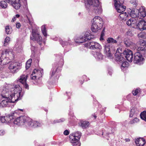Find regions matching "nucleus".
<instances>
[{"instance_id":"obj_1","label":"nucleus","mask_w":146,"mask_h":146,"mask_svg":"<svg viewBox=\"0 0 146 146\" xmlns=\"http://www.w3.org/2000/svg\"><path fill=\"white\" fill-rule=\"evenodd\" d=\"M21 88L18 85L9 84L3 87L1 91V96L2 98H10L13 97L15 94L18 93L20 91L21 94Z\"/></svg>"},{"instance_id":"obj_2","label":"nucleus","mask_w":146,"mask_h":146,"mask_svg":"<svg viewBox=\"0 0 146 146\" xmlns=\"http://www.w3.org/2000/svg\"><path fill=\"white\" fill-rule=\"evenodd\" d=\"M84 0L86 7L88 11H93L97 14L102 13V9L99 0Z\"/></svg>"},{"instance_id":"obj_3","label":"nucleus","mask_w":146,"mask_h":146,"mask_svg":"<svg viewBox=\"0 0 146 146\" xmlns=\"http://www.w3.org/2000/svg\"><path fill=\"white\" fill-rule=\"evenodd\" d=\"M20 91L18 93L15 94L14 96H11L10 98H2L0 102V107L5 108L10 106L11 103H13L20 100L22 95L20 94Z\"/></svg>"},{"instance_id":"obj_4","label":"nucleus","mask_w":146,"mask_h":146,"mask_svg":"<svg viewBox=\"0 0 146 146\" xmlns=\"http://www.w3.org/2000/svg\"><path fill=\"white\" fill-rule=\"evenodd\" d=\"M137 19L131 18L126 22V23L128 26H131L133 28L137 29L141 31L146 29V22L144 21L141 20L137 23Z\"/></svg>"},{"instance_id":"obj_5","label":"nucleus","mask_w":146,"mask_h":146,"mask_svg":"<svg viewBox=\"0 0 146 146\" xmlns=\"http://www.w3.org/2000/svg\"><path fill=\"white\" fill-rule=\"evenodd\" d=\"M92 23L91 28L92 31L96 32L102 27L103 23L102 19L100 17L96 16L92 21Z\"/></svg>"},{"instance_id":"obj_6","label":"nucleus","mask_w":146,"mask_h":146,"mask_svg":"<svg viewBox=\"0 0 146 146\" xmlns=\"http://www.w3.org/2000/svg\"><path fill=\"white\" fill-rule=\"evenodd\" d=\"M107 41V43H106L104 46V52L108 58L112 59L113 57L110 52V49L112 44L110 43H116L117 41L112 38H108Z\"/></svg>"},{"instance_id":"obj_7","label":"nucleus","mask_w":146,"mask_h":146,"mask_svg":"<svg viewBox=\"0 0 146 146\" xmlns=\"http://www.w3.org/2000/svg\"><path fill=\"white\" fill-rule=\"evenodd\" d=\"M81 133L80 132L77 131L69 135L70 142L72 144L73 146H80V143L79 140L81 137Z\"/></svg>"},{"instance_id":"obj_8","label":"nucleus","mask_w":146,"mask_h":146,"mask_svg":"<svg viewBox=\"0 0 146 146\" xmlns=\"http://www.w3.org/2000/svg\"><path fill=\"white\" fill-rule=\"evenodd\" d=\"M114 5L117 11L120 13L123 12L126 7L123 5L124 0H113Z\"/></svg>"},{"instance_id":"obj_9","label":"nucleus","mask_w":146,"mask_h":146,"mask_svg":"<svg viewBox=\"0 0 146 146\" xmlns=\"http://www.w3.org/2000/svg\"><path fill=\"white\" fill-rule=\"evenodd\" d=\"M83 35V36H80L78 39H75V42L77 43H82L94 37V36L91 35L88 31L86 32Z\"/></svg>"},{"instance_id":"obj_10","label":"nucleus","mask_w":146,"mask_h":146,"mask_svg":"<svg viewBox=\"0 0 146 146\" xmlns=\"http://www.w3.org/2000/svg\"><path fill=\"white\" fill-rule=\"evenodd\" d=\"M21 64L19 62H13L9 64L8 68L11 73H15L21 69Z\"/></svg>"},{"instance_id":"obj_11","label":"nucleus","mask_w":146,"mask_h":146,"mask_svg":"<svg viewBox=\"0 0 146 146\" xmlns=\"http://www.w3.org/2000/svg\"><path fill=\"white\" fill-rule=\"evenodd\" d=\"M28 117L26 116H21L15 119L13 121L14 125L21 126L27 123Z\"/></svg>"},{"instance_id":"obj_12","label":"nucleus","mask_w":146,"mask_h":146,"mask_svg":"<svg viewBox=\"0 0 146 146\" xmlns=\"http://www.w3.org/2000/svg\"><path fill=\"white\" fill-rule=\"evenodd\" d=\"M140 45L137 49V52H140L141 54L145 55L146 53V42L144 40L140 39L138 42Z\"/></svg>"},{"instance_id":"obj_13","label":"nucleus","mask_w":146,"mask_h":146,"mask_svg":"<svg viewBox=\"0 0 146 146\" xmlns=\"http://www.w3.org/2000/svg\"><path fill=\"white\" fill-rule=\"evenodd\" d=\"M142 54H141L139 52H136L134 54L133 62L139 65L143 64L144 58L142 57Z\"/></svg>"},{"instance_id":"obj_14","label":"nucleus","mask_w":146,"mask_h":146,"mask_svg":"<svg viewBox=\"0 0 146 146\" xmlns=\"http://www.w3.org/2000/svg\"><path fill=\"white\" fill-rule=\"evenodd\" d=\"M31 39L33 41H36L40 45L42 43V38L39 34L35 31H33L30 36Z\"/></svg>"},{"instance_id":"obj_15","label":"nucleus","mask_w":146,"mask_h":146,"mask_svg":"<svg viewBox=\"0 0 146 146\" xmlns=\"http://www.w3.org/2000/svg\"><path fill=\"white\" fill-rule=\"evenodd\" d=\"M41 71L36 69L34 70L31 76V78L32 80L39 79L41 77L43 73V70L41 69Z\"/></svg>"},{"instance_id":"obj_16","label":"nucleus","mask_w":146,"mask_h":146,"mask_svg":"<svg viewBox=\"0 0 146 146\" xmlns=\"http://www.w3.org/2000/svg\"><path fill=\"white\" fill-rule=\"evenodd\" d=\"M85 46L91 49L95 50L96 49H101L102 48L101 45L98 43L92 42L86 44Z\"/></svg>"},{"instance_id":"obj_17","label":"nucleus","mask_w":146,"mask_h":146,"mask_svg":"<svg viewBox=\"0 0 146 146\" xmlns=\"http://www.w3.org/2000/svg\"><path fill=\"white\" fill-rule=\"evenodd\" d=\"M123 54L125 56L127 60L129 62H131L133 60V54L130 50L125 49L123 52Z\"/></svg>"},{"instance_id":"obj_18","label":"nucleus","mask_w":146,"mask_h":146,"mask_svg":"<svg viewBox=\"0 0 146 146\" xmlns=\"http://www.w3.org/2000/svg\"><path fill=\"white\" fill-rule=\"evenodd\" d=\"M27 125L30 127L32 128H36L41 126L42 125L40 123L36 121H33L29 118L28 119Z\"/></svg>"},{"instance_id":"obj_19","label":"nucleus","mask_w":146,"mask_h":146,"mask_svg":"<svg viewBox=\"0 0 146 146\" xmlns=\"http://www.w3.org/2000/svg\"><path fill=\"white\" fill-rule=\"evenodd\" d=\"M8 3L11 4L14 8L16 9H18L21 6L20 0H5Z\"/></svg>"},{"instance_id":"obj_20","label":"nucleus","mask_w":146,"mask_h":146,"mask_svg":"<svg viewBox=\"0 0 146 146\" xmlns=\"http://www.w3.org/2000/svg\"><path fill=\"white\" fill-rule=\"evenodd\" d=\"M58 68H57L55 65H53L52 68L51 70L50 73L51 78L53 77L55 79H58L59 76H58L57 73H58Z\"/></svg>"},{"instance_id":"obj_21","label":"nucleus","mask_w":146,"mask_h":146,"mask_svg":"<svg viewBox=\"0 0 146 146\" xmlns=\"http://www.w3.org/2000/svg\"><path fill=\"white\" fill-rule=\"evenodd\" d=\"M9 58H11V57H10L9 58L5 57V54H2L0 58V65H4L9 63L11 60Z\"/></svg>"},{"instance_id":"obj_22","label":"nucleus","mask_w":146,"mask_h":146,"mask_svg":"<svg viewBox=\"0 0 146 146\" xmlns=\"http://www.w3.org/2000/svg\"><path fill=\"white\" fill-rule=\"evenodd\" d=\"M121 53L118 52L117 50L115 54V58L116 60L120 62H122L124 60V58L123 57Z\"/></svg>"},{"instance_id":"obj_23","label":"nucleus","mask_w":146,"mask_h":146,"mask_svg":"<svg viewBox=\"0 0 146 146\" xmlns=\"http://www.w3.org/2000/svg\"><path fill=\"white\" fill-rule=\"evenodd\" d=\"M129 14L128 13L123 12L119 14V17L120 20L125 21L129 18Z\"/></svg>"},{"instance_id":"obj_24","label":"nucleus","mask_w":146,"mask_h":146,"mask_svg":"<svg viewBox=\"0 0 146 146\" xmlns=\"http://www.w3.org/2000/svg\"><path fill=\"white\" fill-rule=\"evenodd\" d=\"M138 13H139V10L137 9H134L131 11L129 14L132 18H135L138 20V18H140L139 16H138Z\"/></svg>"},{"instance_id":"obj_25","label":"nucleus","mask_w":146,"mask_h":146,"mask_svg":"<svg viewBox=\"0 0 146 146\" xmlns=\"http://www.w3.org/2000/svg\"><path fill=\"white\" fill-rule=\"evenodd\" d=\"M139 111L136 108H133L130 111L129 116L130 117L136 116L139 113Z\"/></svg>"},{"instance_id":"obj_26","label":"nucleus","mask_w":146,"mask_h":146,"mask_svg":"<svg viewBox=\"0 0 146 146\" xmlns=\"http://www.w3.org/2000/svg\"><path fill=\"white\" fill-rule=\"evenodd\" d=\"M135 142L137 145L138 146H143L145 143V139L141 138L137 139L135 140Z\"/></svg>"},{"instance_id":"obj_27","label":"nucleus","mask_w":146,"mask_h":146,"mask_svg":"<svg viewBox=\"0 0 146 146\" xmlns=\"http://www.w3.org/2000/svg\"><path fill=\"white\" fill-rule=\"evenodd\" d=\"M27 77V75H23L20 76L19 78L17 80V81L22 84L25 83L26 82Z\"/></svg>"},{"instance_id":"obj_28","label":"nucleus","mask_w":146,"mask_h":146,"mask_svg":"<svg viewBox=\"0 0 146 146\" xmlns=\"http://www.w3.org/2000/svg\"><path fill=\"white\" fill-rule=\"evenodd\" d=\"M138 16H139L140 19L141 17H144L146 16V13L145 10L144 8H142L139 11V13H138Z\"/></svg>"},{"instance_id":"obj_29","label":"nucleus","mask_w":146,"mask_h":146,"mask_svg":"<svg viewBox=\"0 0 146 146\" xmlns=\"http://www.w3.org/2000/svg\"><path fill=\"white\" fill-rule=\"evenodd\" d=\"M14 49L18 52H21L22 49L21 45L19 44L18 43H16Z\"/></svg>"},{"instance_id":"obj_30","label":"nucleus","mask_w":146,"mask_h":146,"mask_svg":"<svg viewBox=\"0 0 146 146\" xmlns=\"http://www.w3.org/2000/svg\"><path fill=\"white\" fill-rule=\"evenodd\" d=\"M94 56L97 60L102 59L103 58V55L100 52H95Z\"/></svg>"},{"instance_id":"obj_31","label":"nucleus","mask_w":146,"mask_h":146,"mask_svg":"<svg viewBox=\"0 0 146 146\" xmlns=\"http://www.w3.org/2000/svg\"><path fill=\"white\" fill-rule=\"evenodd\" d=\"M124 42L127 47H129L130 46L133 45V43L128 38H125L124 40Z\"/></svg>"},{"instance_id":"obj_32","label":"nucleus","mask_w":146,"mask_h":146,"mask_svg":"<svg viewBox=\"0 0 146 146\" xmlns=\"http://www.w3.org/2000/svg\"><path fill=\"white\" fill-rule=\"evenodd\" d=\"M68 42H67L66 41H63L61 39L59 40V42L60 44H61L62 46L64 47V46L67 45H70L71 44V41L70 39L68 40Z\"/></svg>"},{"instance_id":"obj_33","label":"nucleus","mask_w":146,"mask_h":146,"mask_svg":"<svg viewBox=\"0 0 146 146\" xmlns=\"http://www.w3.org/2000/svg\"><path fill=\"white\" fill-rule=\"evenodd\" d=\"M89 125L88 122L83 121L81 122V126L83 128L87 127Z\"/></svg>"},{"instance_id":"obj_34","label":"nucleus","mask_w":146,"mask_h":146,"mask_svg":"<svg viewBox=\"0 0 146 146\" xmlns=\"http://www.w3.org/2000/svg\"><path fill=\"white\" fill-rule=\"evenodd\" d=\"M141 118L146 121V111H143L140 114Z\"/></svg>"},{"instance_id":"obj_35","label":"nucleus","mask_w":146,"mask_h":146,"mask_svg":"<svg viewBox=\"0 0 146 146\" xmlns=\"http://www.w3.org/2000/svg\"><path fill=\"white\" fill-rule=\"evenodd\" d=\"M41 31L42 33L44 36H46L47 34L46 30L45 25H43L41 27Z\"/></svg>"},{"instance_id":"obj_36","label":"nucleus","mask_w":146,"mask_h":146,"mask_svg":"<svg viewBox=\"0 0 146 146\" xmlns=\"http://www.w3.org/2000/svg\"><path fill=\"white\" fill-rule=\"evenodd\" d=\"M124 60L123 61L121 65V68L122 70L124 68L127 67L128 65V62L125 61Z\"/></svg>"},{"instance_id":"obj_37","label":"nucleus","mask_w":146,"mask_h":146,"mask_svg":"<svg viewBox=\"0 0 146 146\" xmlns=\"http://www.w3.org/2000/svg\"><path fill=\"white\" fill-rule=\"evenodd\" d=\"M16 111H15L14 112H12L10 114H9V117L10 119L11 118H14V117H15L16 116V115H17Z\"/></svg>"},{"instance_id":"obj_38","label":"nucleus","mask_w":146,"mask_h":146,"mask_svg":"<svg viewBox=\"0 0 146 146\" xmlns=\"http://www.w3.org/2000/svg\"><path fill=\"white\" fill-rule=\"evenodd\" d=\"M0 6L2 8H6L7 7V3L4 1H1L0 2Z\"/></svg>"},{"instance_id":"obj_39","label":"nucleus","mask_w":146,"mask_h":146,"mask_svg":"<svg viewBox=\"0 0 146 146\" xmlns=\"http://www.w3.org/2000/svg\"><path fill=\"white\" fill-rule=\"evenodd\" d=\"M31 62V59H29L27 61L26 65V68L27 69H28L30 67Z\"/></svg>"},{"instance_id":"obj_40","label":"nucleus","mask_w":146,"mask_h":146,"mask_svg":"<svg viewBox=\"0 0 146 146\" xmlns=\"http://www.w3.org/2000/svg\"><path fill=\"white\" fill-rule=\"evenodd\" d=\"M5 53L6 54H8L9 55H11V59H13L14 58V54L13 52L11 51H9L8 49H6L5 51Z\"/></svg>"},{"instance_id":"obj_41","label":"nucleus","mask_w":146,"mask_h":146,"mask_svg":"<svg viewBox=\"0 0 146 146\" xmlns=\"http://www.w3.org/2000/svg\"><path fill=\"white\" fill-rule=\"evenodd\" d=\"M139 121V119L136 117L135 118L129 121V123L131 124H134Z\"/></svg>"},{"instance_id":"obj_42","label":"nucleus","mask_w":146,"mask_h":146,"mask_svg":"<svg viewBox=\"0 0 146 146\" xmlns=\"http://www.w3.org/2000/svg\"><path fill=\"white\" fill-rule=\"evenodd\" d=\"M5 31L7 34H10L12 32V30L10 29L9 26H7L5 27Z\"/></svg>"},{"instance_id":"obj_43","label":"nucleus","mask_w":146,"mask_h":146,"mask_svg":"<svg viewBox=\"0 0 146 146\" xmlns=\"http://www.w3.org/2000/svg\"><path fill=\"white\" fill-rule=\"evenodd\" d=\"M130 3L134 7H136L137 6V4L135 0H131L130 1Z\"/></svg>"},{"instance_id":"obj_44","label":"nucleus","mask_w":146,"mask_h":146,"mask_svg":"<svg viewBox=\"0 0 146 146\" xmlns=\"http://www.w3.org/2000/svg\"><path fill=\"white\" fill-rule=\"evenodd\" d=\"M10 41V38L9 37H7L5 39L4 46H6Z\"/></svg>"},{"instance_id":"obj_45","label":"nucleus","mask_w":146,"mask_h":146,"mask_svg":"<svg viewBox=\"0 0 146 146\" xmlns=\"http://www.w3.org/2000/svg\"><path fill=\"white\" fill-rule=\"evenodd\" d=\"M64 120V119L62 118L59 119L55 120L53 121V123L63 122Z\"/></svg>"},{"instance_id":"obj_46","label":"nucleus","mask_w":146,"mask_h":146,"mask_svg":"<svg viewBox=\"0 0 146 146\" xmlns=\"http://www.w3.org/2000/svg\"><path fill=\"white\" fill-rule=\"evenodd\" d=\"M139 92V90L136 89L135 90H133L132 92V93L133 95L135 96Z\"/></svg>"},{"instance_id":"obj_47","label":"nucleus","mask_w":146,"mask_h":146,"mask_svg":"<svg viewBox=\"0 0 146 146\" xmlns=\"http://www.w3.org/2000/svg\"><path fill=\"white\" fill-rule=\"evenodd\" d=\"M5 117L7 118V117L3 116H1L0 117V119L2 123H4L5 122V121H6Z\"/></svg>"},{"instance_id":"obj_48","label":"nucleus","mask_w":146,"mask_h":146,"mask_svg":"<svg viewBox=\"0 0 146 146\" xmlns=\"http://www.w3.org/2000/svg\"><path fill=\"white\" fill-rule=\"evenodd\" d=\"M21 26V24L19 23H16V27L17 29L20 28Z\"/></svg>"},{"instance_id":"obj_49","label":"nucleus","mask_w":146,"mask_h":146,"mask_svg":"<svg viewBox=\"0 0 146 146\" xmlns=\"http://www.w3.org/2000/svg\"><path fill=\"white\" fill-rule=\"evenodd\" d=\"M22 84L24 85V86L25 88L28 89H29V86L27 84L26 82H25V83L23 84Z\"/></svg>"},{"instance_id":"obj_50","label":"nucleus","mask_w":146,"mask_h":146,"mask_svg":"<svg viewBox=\"0 0 146 146\" xmlns=\"http://www.w3.org/2000/svg\"><path fill=\"white\" fill-rule=\"evenodd\" d=\"M5 133V131L3 130H0V135H3Z\"/></svg>"},{"instance_id":"obj_51","label":"nucleus","mask_w":146,"mask_h":146,"mask_svg":"<svg viewBox=\"0 0 146 146\" xmlns=\"http://www.w3.org/2000/svg\"><path fill=\"white\" fill-rule=\"evenodd\" d=\"M64 134L65 135H68L69 134V132L67 130H66L64 132Z\"/></svg>"},{"instance_id":"obj_52","label":"nucleus","mask_w":146,"mask_h":146,"mask_svg":"<svg viewBox=\"0 0 146 146\" xmlns=\"http://www.w3.org/2000/svg\"><path fill=\"white\" fill-rule=\"evenodd\" d=\"M138 36L139 37L142 38L144 37V35L142 33H140L138 35Z\"/></svg>"},{"instance_id":"obj_53","label":"nucleus","mask_w":146,"mask_h":146,"mask_svg":"<svg viewBox=\"0 0 146 146\" xmlns=\"http://www.w3.org/2000/svg\"><path fill=\"white\" fill-rule=\"evenodd\" d=\"M16 18L15 17V16L13 17V18L12 19L11 22H14L15 21L16 19Z\"/></svg>"},{"instance_id":"obj_54","label":"nucleus","mask_w":146,"mask_h":146,"mask_svg":"<svg viewBox=\"0 0 146 146\" xmlns=\"http://www.w3.org/2000/svg\"><path fill=\"white\" fill-rule=\"evenodd\" d=\"M35 48V47L34 46H31V49L32 51H34Z\"/></svg>"},{"instance_id":"obj_55","label":"nucleus","mask_w":146,"mask_h":146,"mask_svg":"<svg viewBox=\"0 0 146 146\" xmlns=\"http://www.w3.org/2000/svg\"><path fill=\"white\" fill-rule=\"evenodd\" d=\"M27 18L28 19V21H29V23L31 22V20L27 16H26Z\"/></svg>"},{"instance_id":"obj_56","label":"nucleus","mask_w":146,"mask_h":146,"mask_svg":"<svg viewBox=\"0 0 146 146\" xmlns=\"http://www.w3.org/2000/svg\"><path fill=\"white\" fill-rule=\"evenodd\" d=\"M102 34H101V36L100 37V40H103V39H104L103 36H102Z\"/></svg>"},{"instance_id":"obj_57","label":"nucleus","mask_w":146,"mask_h":146,"mask_svg":"<svg viewBox=\"0 0 146 146\" xmlns=\"http://www.w3.org/2000/svg\"><path fill=\"white\" fill-rule=\"evenodd\" d=\"M15 17L17 18H19V17H20V15L19 14H17L15 16Z\"/></svg>"},{"instance_id":"obj_58","label":"nucleus","mask_w":146,"mask_h":146,"mask_svg":"<svg viewBox=\"0 0 146 146\" xmlns=\"http://www.w3.org/2000/svg\"><path fill=\"white\" fill-rule=\"evenodd\" d=\"M125 140L126 142H128L130 141V140L129 139H125Z\"/></svg>"},{"instance_id":"obj_59","label":"nucleus","mask_w":146,"mask_h":146,"mask_svg":"<svg viewBox=\"0 0 146 146\" xmlns=\"http://www.w3.org/2000/svg\"><path fill=\"white\" fill-rule=\"evenodd\" d=\"M66 94H67V95H68L69 96L71 95V93L70 92H68V93H67V92H66Z\"/></svg>"},{"instance_id":"obj_60","label":"nucleus","mask_w":146,"mask_h":146,"mask_svg":"<svg viewBox=\"0 0 146 146\" xmlns=\"http://www.w3.org/2000/svg\"><path fill=\"white\" fill-rule=\"evenodd\" d=\"M24 1H23L24 3H25L26 5H27V0H23Z\"/></svg>"},{"instance_id":"obj_61","label":"nucleus","mask_w":146,"mask_h":146,"mask_svg":"<svg viewBox=\"0 0 146 146\" xmlns=\"http://www.w3.org/2000/svg\"><path fill=\"white\" fill-rule=\"evenodd\" d=\"M108 73L110 75H111L112 74V72L111 71H109L108 72Z\"/></svg>"},{"instance_id":"obj_62","label":"nucleus","mask_w":146,"mask_h":146,"mask_svg":"<svg viewBox=\"0 0 146 146\" xmlns=\"http://www.w3.org/2000/svg\"><path fill=\"white\" fill-rule=\"evenodd\" d=\"M18 110H20V111H23V110L21 109H19Z\"/></svg>"},{"instance_id":"obj_63","label":"nucleus","mask_w":146,"mask_h":146,"mask_svg":"<svg viewBox=\"0 0 146 146\" xmlns=\"http://www.w3.org/2000/svg\"><path fill=\"white\" fill-rule=\"evenodd\" d=\"M94 117L95 119H96V116H94Z\"/></svg>"},{"instance_id":"obj_64","label":"nucleus","mask_w":146,"mask_h":146,"mask_svg":"<svg viewBox=\"0 0 146 146\" xmlns=\"http://www.w3.org/2000/svg\"><path fill=\"white\" fill-rule=\"evenodd\" d=\"M119 36H118V37H117V39H119Z\"/></svg>"}]
</instances>
